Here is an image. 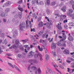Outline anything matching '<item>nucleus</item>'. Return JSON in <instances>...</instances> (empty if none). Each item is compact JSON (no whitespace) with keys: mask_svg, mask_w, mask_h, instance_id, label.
<instances>
[{"mask_svg":"<svg viewBox=\"0 0 74 74\" xmlns=\"http://www.w3.org/2000/svg\"><path fill=\"white\" fill-rule=\"evenodd\" d=\"M15 42H16L15 44L11 46L9 48V49H12V48L16 50L15 51V53H16V49L18 48L17 47H21L22 46V45L21 44V43H20V42H19V40L18 39H17L16 40V39H14L12 41V42L13 43H14Z\"/></svg>","mask_w":74,"mask_h":74,"instance_id":"obj_1","label":"nucleus"},{"mask_svg":"<svg viewBox=\"0 0 74 74\" xmlns=\"http://www.w3.org/2000/svg\"><path fill=\"white\" fill-rule=\"evenodd\" d=\"M0 16L2 17H5L8 16V14H5L3 9L0 8Z\"/></svg>","mask_w":74,"mask_h":74,"instance_id":"obj_2","label":"nucleus"},{"mask_svg":"<svg viewBox=\"0 0 74 74\" xmlns=\"http://www.w3.org/2000/svg\"><path fill=\"white\" fill-rule=\"evenodd\" d=\"M31 70L30 71V73H32V72L34 71L36 74L38 73V69H37V68L35 66H32L31 68Z\"/></svg>","mask_w":74,"mask_h":74,"instance_id":"obj_3","label":"nucleus"},{"mask_svg":"<svg viewBox=\"0 0 74 74\" xmlns=\"http://www.w3.org/2000/svg\"><path fill=\"white\" fill-rule=\"evenodd\" d=\"M25 26L26 24H25V22H23L22 23L20 24L19 26L20 30H23V29L25 28Z\"/></svg>","mask_w":74,"mask_h":74,"instance_id":"obj_4","label":"nucleus"},{"mask_svg":"<svg viewBox=\"0 0 74 74\" xmlns=\"http://www.w3.org/2000/svg\"><path fill=\"white\" fill-rule=\"evenodd\" d=\"M66 19L63 21V23H66L68 21L66 19V15H62L60 16V21H63V19Z\"/></svg>","mask_w":74,"mask_h":74,"instance_id":"obj_5","label":"nucleus"},{"mask_svg":"<svg viewBox=\"0 0 74 74\" xmlns=\"http://www.w3.org/2000/svg\"><path fill=\"white\" fill-rule=\"evenodd\" d=\"M58 25H56V27H57L58 29L57 30L58 32H59L60 30L62 29V27H61V25H62V23H60V24L59 23H58Z\"/></svg>","mask_w":74,"mask_h":74,"instance_id":"obj_6","label":"nucleus"},{"mask_svg":"<svg viewBox=\"0 0 74 74\" xmlns=\"http://www.w3.org/2000/svg\"><path fill=\"white\" fill-rule=\"evenodd\" d=\"M22 16V13L21 12H19L18 13V14H16L14 16L15 18H17V17H19L20 19H21Z\"/></svg>","mask_w":74,"mask_h":74,"instance_id":"obj_7","label":"nucleus"},{"mask_svg":"<svg viewBox=\"0 0 74 74\" xmlns=\"http://www.w3.org/2000/svg\"><path fill=\"white\" fill-rule=\"evenodd\" d=\"M67 15L71 17L72 19H74V14H71V13H67Z\"/></svg>","mask_w":74,"mask_h":74,"instance_id":"obj_8","label":"nucleus"},{"mask_svg":"<svg viewBox=\"0 0 74 74\" xmlns=\"http://www.w3.org/2000/svg\"><path fill=\"white\" fill-rule=\"evenodd\" d=\"M29 63H31V65L33 64V63H37V61L34 60H29Z\"/></svg>","mask_w":74,"mask_h":74,"instance_id":"obj_9","label":"nucleus"},{"mask_svg":"<svg viewBox=\"0 0 74 74\" xmlns=\"http://www.w3.org/2000/svg\"><path fill=\"white\" fill-rule=\"evenodd\" d=\"M25 54H22L19 53L18 55L17 56L19 58H25Z\"/></svg>","mask_w":74,"mask_h":74,"instance_id":"obj_10","label":"nucleus"},{"mask_svg":"<svg viewBox=\"0 0 74 74\" xmlns=\"http://www.w3.org/2000/svg\"><path fill=\"white\" fill-rule=\"evenodd\" d=\"M62 34H63V38L62 39V41H63L65 40H66V35H65V33H63Z\"/></svg>","mask_w":74,"mask_h":74,"instance_id":"obj_11","label":"nucleus"},{"mask_svg":"<svg viewBox=\"0 0 74 74\" xmlns=\"http://www.w3.org/2000/svg\"><path fill=\"white\" fill-rule=\"evenodd\" d=\"M40 43H42L43 44L45 45H46L47 44L45 43V40H42V39H40L39 41Z\"/></svg>","mask_w":74,"mask_h":74,"instance_id":"obj_12","label":"nucleus"},{"mask_svg":"<svg viewBox=\"0 0 74 74\" xmlns=\"http://www.w3.org/2000/svg\"><path fill=\"white\" fill-rule=\"evenodd\" d=\"M56 48V45L55 43H53L51 45V49H55Z\"/></svg>","mask_w":74,"mask_h":74,"instance_id":"obj_13","label":"nucleus"},{"mask_svg":"<svg viewBox=\"0 0 74 74\" xmlns=\"http://www.w3.org/2000/svg\"><path fill=\"white\" fill-rule=\"evenodd\" d=\"M63 53L64 54H66V55H69V51L68 50H65L63 51Z\"/></svg>","mask_w":74,"mask_h":74,"instance_id":"obj_14","label":"nucleus"},{"mask_svg":"<svg viewBox=\"0 0 74 74\" xmlns=\"http://www.w3.org/2000/svg\"><path fill=\"white\" fill-rule=\"evenodd\" d=\"M45 5H50V0H47L45 2Z\"/></svg>","mask_w":74,"mask_h":74,"instance_id":"obj_15","label":"nucleus"},{"mask_svg":"<svg viewBox=\"0 0 74 74\" xmlns=\"http://www.w3.org/2000/svg\"><path fill=\"white\" fill-rule=\"evenodd\" d=\"M18 35V32L16 30H15L14 31L13 36L14 37H15V36H16Z\"/></svg>","mask_w":74,"mask_h":74,"instance_id":"obj_16","label":"nucleus"},{"mask_svg":"<svg viewBox=\"0 0 74 74\" xmlns=\"http://www.w3.org/2000/svg\"><path fill=\"white\" fill-rule=\"evenodd\" d=\"M43 25L44 24L42 22H40L38 24V26L39 27H42V26H43Z\"/></svg>","mask_w":74,"mask_h":74,"instance_id":"obj_17","label":"nucleus"},{"mask_svg":"<svg viewBox=\"0 0 74 74\" xmlns=\"http://www.w3.org/2000/svg\"><path fill=\"white\" fill-rule=\"evenodd\" d=\"M44 31H41L39 32L38 34L39 36H41L44 34Z\"/></svg>","mask_w":74,"mask_h":74,"instance_id":"obj_18","label":"nucleus"},{"mask_svg":"<svg viewBox=\"0 0 74 74\" xmlns=\"http://www.w3.org/2000/svg\"><path fill=\"white\" fill-rule=\"evenodd\" d=\"M3 44H5V45H7L8 44V42L7 41V39H5L4 40V41L2 42Z\"/></svg>","mask_w":74,"mask_h":74,"instance_id":"obj_19","label":"nucleus"},{"mask_svg":"<svg viewBox=\"0 0 74 74\" xmlns=\"http://www.w3.org/2000/svg\"><path fill=\"white\" fill-rule=\"evenodd\" d=\"M27 41H28V40H27V39H26L25 40H20V41L21 42H23V44H25V42H27Z\"/></svg>","mask_w":74,"mask_h":74,"instance_id":"obj_20","label":"nucleus"},{"mask_svg":"<svg viewBox=\"0 0 74 74\" xmlns=\"http://www.w3.org/2000/svg\"><path fill=\"white\" fill-rule=\"evenodd\" d=\"M45 59L46 60H48L49 59V56L48 54H46L45 55Z\"/></svg>","mask_w":74,"mask_h":74,"instance_id":"obj_21","label":"nucleus"},{"mask_svg":"<svg viewBox=\"0 0 74 74\" xmlns=\"http://www.w3.org/2000/svg\"><path fill=\"white\" fill-rule=\"evenodd\" d=\"M69 25L70 26H74V23L72 22H70L69 23Z\"/></svg>","mask_w":74,"mask_h":74,"instance_id":"obj_22","label":"nucleus"},{"mask_svg":"<svg viewBox=\"0 0 74 74\" xmlns=\"http://www.w3.org/2000/svg\"><path fill=\"white\" fill-rule=\"evenodd\" d=\"M14 67L16 69V70H18V71H21L19 70V68H18V67H17V66H16V65L15 64H14Z\"/></svg>","mask_w":74,"mask_h":74,"instance_id":"obj_23","label":"nucleus"},{"mask_svg":"<svg viewBox=\"0 0 74 74\" xmlns=\"http://www.w3.org/2000/svg\"><path fill=\"white\" fill-rule=\"evenodd\" d=\"M68 39L69 40H70V41H73V38L71 36H69L68 38Z\"/></svg>","mask_w":74,"mask_h":74,"instance_id":"obj_24","label":"nucleus"},{"mask_svg":"<svg viewBox=\"0 0 74 74\" xmlns=\"http://www.w3.org/2000/svg\"><path fill=\"white\" fill-rule=\"evenodd\" d=\"M55 4H56V2L55 1H53L51 3V6H54Z\"/></svg>","mask_w":74,"mask_h":74,"instance_id":"obj_25","label":"nucleus"},{"mask_svg":"<svg viewBox=\"0 0 74 74\" xmlns=\"http://www.w3.org/2000/svg\"><path fill=\"white\" fill-rule=\"evenodd\" d=\"M57 45L58 46H60V45H62L61 44V42L60 41H58L57 43Z\"/></svg>","mask_w":74,"mask_h":74,"instance_id":"obj_26","label":"nucleus"},{"mask_svg":"<svg viewBox=\"0 0 74 74\" xmlns=\"http://www.w3.org/2000/svg\"><path fill=\"white\" fill-rule=\"evenodd\" d=\"M10 11V9L9 8H7L5 9V11L6 13H8L9 11Z\"/></svg>","mask_w":74,"mask_h":74,"instance_id":"obj_27","label":"nucleus"},{"mask_svg":"<svg viewBox=\"0 0 74 74\" xmlns=\"http://www.w3.org/2000/svg\"><path fill=\"white\" fill-rule=\"evenodd\" d=\"M73 10L71 9H69V12L67 13H69V14H71V13H73Z\"/></svg>","mask_w":74,"mask_h":74,"instance_id":"obj_28","label":"nucleus"},{"mask_svg":"<svg viewBox=\"0 0 74 74\" xmlns=\"http://www.w3.org/2000/svg\"><path fill=\"white\" fill-rule=\"evenodd\" d=\"M8 64L12 68V69H14V66L11 64V63L8 62Z\"/></svg>","mask_w":74,"mask_h":74,"instance_id":"obj_29","label":"nucleus"},{"mask_svg":"<svg viewBox=\"0 0 74 74\" xmlns=\"http://www.w3.org/2000/svg\"><path fill=\"white\" fill-rule=\"evenodd\" d=\"M66 8V7H64L63 8L61 9V10H62V11H63L64 12H66V9H65Z\"/></svg>","mask_w":74,"mask_h":74,"instance_id":"obj_30","label":"nucleus"},{"mask_svg":"<svg viewBox=\"0 0 74 74\" xmlns=\"http://www.w3.org/2000/svg\"><path fill=\"white\" fill-rule=\"evenodd\" d=\"M38 49H39V50L40 51H42L43 50H42V48H40V46H38Z\"/></svg>","mask_w":74,"mask_h":74,"instance_id":"obj_31","label":"nucleus"},{"mask_svg":"<svg viewBox=\"0 0 74 74\" xmlns=\"http://www.w3.org/2000/svg\"><path fill=\"white\" fill-rule=\"evenodd\" d=\"M68 60H71V61H74V59L71 57H69L67 58Z\"/></svg>","mask_w":74,"mask_h":74,"instance_id":"obj_32","label":"nucleus"},{"mask_svg":"<svg viewBox=\"0 0 74 74\" xmlns=\"http://www.w3.org/2000/svg\"><path fill=\"white\" fill-rule=\"evenodd\" d=\"M26 27L27 28H29V25H28V20H27L26 21Z\"/></svg>","mask_w":74,"mask_h":74,"instance_id":"obj_33","label":"nucleus"},{"mask_svg":"<svg viewBox=\"0 0 74 74\" xmlns=\"http://www.w3.org/2000/svg\"><path fill=\"white\" fill-rule=\"evenodd\" d=\"M5 3L7 6H8V5H10V4H11V2L10 1L7 2Z\"/></svg>","mask_w":74,"mask_h":74,"instance_id":"obj_34","label":"nucleus"},{"mask_svg":"<svg viewBox=\"0 0 74 74\" xmlns=\"http://www.w3.org/2000/svg\"><path fill=\"white\" fill-rule=\"evenodd\" d=\"M16 21V18H14L12 20V22L15 23Z\"/></svg>","mask_w":74,"mask_h":74,"instance_id":"obj_35","label":"nucleus"},{"mask_svg":"<svg viewBox=\"0 0 74 74\" xmlns=\"http://www.w3.org/2000/svg\"><path fill=\"white\" fill-rule=\"evenodd\" d=\"M38 4H39V5H44V2H43V1H41L38 3Z\"/></svg>","mask_w":74,"mask_h":74,"instance_id":"obj_36","label":"nucleus"},{"mask_svg":"<svg viewBox=\"0 0 74 74\" xmlns=\"http://www.w3.org/2000/svg\"><path fill=\"white\" fill-rule=\"evenodd\" d=\"M70 4H74V1L73 0H71L70 1Z\"/></svg>","mask_w":74,"mask_h":74,"instance_id":"obj_37","label":"nucleus"},{"mask_svg":"<svg viewBox=\"0 0 74 74\" xmlns=\"http://www.w3.org/2000/svg\"><path fill=\"white\" fill-rule=\"evenodd\" d=\"M18 9L19 10V11H20L21 12H23V8H18Z\"/></svg>","mask_w":74,"mask_h":74,"instance_id":"obj_38","label":"nucleus"},{"mask_svg":"<svg viewBox=\"0 0 74 74\" xmlns=\"http://www.w3.org/2000/svg\"><path fill=\"white\" fill-rule=\"evenodd\" d=\"M64 5V4L62 2L59 5V7H63Z\"/></svg>","mask_w":74,"mask_h":74,"instance_id":"obj_39","label":"nucleus"},{"mask_svg":"<svg viewBox=\"0 0 74 74\" xmlns=\"http://www.w3.org/2000/svg\"><path fill=\"white\" fill-rule=\"evenodd\" d=\"M5 35V34L4 33H2L1 34V37H4V36Z\"/></svg>","mask_w":74,"mask_h":74,"instance_id":"obj_40","label":"nucleus"},{"mask_svg":"<svg viewBox=\"0 0 74 74\" xmlns=\"http://www.w3.org/2000/svg\"><path fill=\"white\" fill-rule=\"evenodd\" d=\"M38 56H40V57L41 56L39 54H36L35 55L34 57V58H37Z\"/></svg>","mask_w":74,"mask_h":74,"instance_id":"obj_41","label":"nucleus"},{"mask_svg":"<svg viewBox=\"0 0 74 74\" xmlns=\"http://www.w3.org/2000/svg\"><path fill=\"white\" fill-rule=\"evenodd\" d=\"M52 54H53L54 56H56V52H52Z\"/></svg>","mask_w":74,"mask_h":74,"instance_id":"obj_42","label":"nucleus"},{"mask_svg":"<svg viewBox=\"0 0 74 74\" xmlns=\"http://www.w3.org/2000/svg\"><path fill=\"white\" fill-rule=\"evenodd\" d=\"M58 66L61 69H64V67L62 66V65H61V64L58 65Z\"/></svg>","mask_w":74,"mask_h":74,"instance_id":"obj_43","label":"nucleus"},{"mask_svg":"<svg viewBox=\"0 0 74 74\" xmlns=\"http://www.w3.org/2000/svg\"><path fill=\"white\" fill-rule=\"evenodd\" d=\"M58 66L61 69H64V67L62 66V65H61V64L58 65Z\"/></svg>","mask_w":74,"mask_h":74,"instance_id":"obj_44","label":"nucleus"},{"mask_svg":"<svg viewBox=\"0 0 74 74\" xmlns=\"http://www.w3.org/2000/svg\"><path fill=\"white\" fill-rule=\"evenodd\" d=\"M64 27L66 29H68V26L66 24H65L64 26Z\"/></svg>","mask_w":74,"mask_h":74,"instance_id":"obj_45","label":"nucleus"},{"mask_svg":"<svg viewBox=\"0 0 74 74\" xmlns=\"http://www.w3.org/2000/svg\"><path fill=\"white\" fill-rule=\"evenodd\" d=\"M7 6L5 3L3 5L2 7H3V8H4V7H7Z\"/></svg>","mask_w":74,"mask_h":74,"instance_id":"obj_46","label":"nucleus"},{"mask_svg":"<svg viewBox=\"0 0 74 74\" xmlns=\"http://www.w3.org/2000/svg\"><path fill=\"white\" fill-rule=\"evenodd\" d=\"M46 12H47V13L48 15H49V9L47 10Z\"/></svg>","mask_w":74,"mask_h":74,"instance_id":"obj_47","label":"nucleus"},{"mask_svg":"<svg viewBox=\"0 0 74 74\" xmlns=\"http://www.w3.org/2000/svg\"><path fill=\"white\" fill-rule=\"evenodd\" d=\"M14 23L16 24V25H18V24H19V21L18 20H16Z\"/></svg>","mask_w":74,"mask_h":74,"instance_id":"obj_48","label":"nucleus"},{"mask_svg":"<svg viewBox=\"0 0 74 74\" xmlns=\"http://www.w3.org/2000/svg\"><path fill=\"white\" fill-rule=\"evenodd\" d=\"M29 23L30 25V28H32V24L31 23V21H29Z\"/></svg>","mask_w":74,"mask_h":74,"instance_id":"obj_49","label":"nucleus"},{"mask_svg":"<svg viewBox=\"0 0 74 74\" xmlns=\"http://www.w3.org/2000/svg\"><path fill=\"white\" fill-rule=\"evenodd\" d=\"M38 73H40L41 72V69L40 68L38 69Z\"/></svg>","mask_w":74,"mask_h":74,"instance_id":"obj_50","label":"nucleus"},{"mask_svg":"<svg viewBox=\"0 0 74 74\" xmlns=\"http://www.w3.org/2000/svg\"><path fill=\"white\" fill-rule=\"evenodd\" d=\"M55 69L56 70H57V71H58V72H59V73H60V74H62V72H61L60 71H59V70H58V69H57L56 68H55Z\"/></svg>","mask_w":74,"mask_h":74,"instance_id":"obj_51","label":"nucleus"},{"mask_svg":"<svg viewBox=\"0 0 74 74\" xmlns=\"http://www.w3.org/2000/svg\"><path fill=\"white\" fill-rule=\"evenodd\" d=\"M19 2H18L19 4H22V0H19Z\"/></svg>","mask_w":74,"mask_h":74,"instance_id":"obj_52","label":"nucleus"},{"mask_svg":"<svg viewBox=\"0 0 74 74\" xmlns=\"http://www.w3.org/2000/svg\"><path fill=\"white\" fill-rule=\"evenodd\" d=\"M3 21L4 23H5L7 22V20L5 18H3Z\"/></svg>","mask_w":74,"mask_h":74,"instance_id":"obj_53","label":"nucleus"},{"mask_svg":"<svg viewBox=\"0 0 74 74\" xmlns=\"http://www.w3.org/2000/svg\"><path fill=\"white\" fill-rule=\"evenodd\" d=\"M45 18L46 19H47L48 22H49V18H48V17H47V16H46L45 17Z\"/></svg>","mask_w":74,"mask_h":74,"instance_id":"obj_54","label":"nucleus"},{"mask_svg":"<svg viewBox=\"0 0 74 74\" xmlns=\"http://www.w3.org/2000/svg\"><path fill=\"white\" fill-rule=\"evenodd\" d=\"M29 54L32 55V56H33V52L32 51H30L29 52Z\"/></svg>","mask_w":74,"mask_h":74,"instance_id":"obj_55","label":"nucleus"},{"mask_svg":"<svg viewBox=\"0 0 74 74\" xmlns=\"http://www.w3.org/2000/svg\"><path fill=\"white\" fill-rule=\"evenodd\" d=\"M49 25H52V21H51V20H50V21H49Z\"/></svg>","mask_w":74,"mask_h":74,"instance_id":"obj_56","label":"nucleus"},{"mask_svg":"<svg viewBox=\"0 0 74 74\" xmlns=\"http://www.w3.org/2000/svg\"><path fill=\"white\" fill-rule=\"evenodd\" d=\"M48 71L50 73H52V70L51 69H49Z\"/></svg>","mask_w":74,"mask_h":74,"instance_id":"obj_57","label":"nucleus"},{"mask_svg":"<svg viewBox=\"0 0 74 74\" xmlns=\"http://www.w3.org/2000/svg\"><path fill=\"white\" fill-rule=\"evenodd\" d=\"M32 55H31V54H30L28 56V58H31V57H32Z\"/></svg>","mask_w":74,"mask_h":74,"instance_id":"obj_58","label":"nucleus"},{"mask_svg":"<svg viewBox=\"0 0 74 74\" xmlns=\"http://www.w3.org/2000/svg\"><path fill=\"white\" fill-rule=\"evenodd\" d=\"M32 41L34 42H36V40H35V39H34V38H33V39L32 40Z\"/></svg>","mask_w":74,"mask_h":74,"instance_id":"obj_59","label":"nucleus"},{"mask_svg":"<svg viewBox=\"0 0 74 74\" xmlns=\"http://www.w3.org/2000/svg\"><path fill=\"white\" fill-rule=\"evenodd\" d=\"M41 17H39L38 19V21L40 22V21H41Z\"/></svg>","mask_w":74,"mask_h":74,"instance_id":"obj_60","label":"nucleus"},{"mask_svg":"<svg viewBox=\"0 0 74 74\" xmlns=\"http://www.w3.org/2000/svg\"><path fill=\"white\" fill-rule=\"evenodd\" d=\"M47 28H50V27H51L50 24H49L48 25H47Z\"/></svg>","mask_w":74,"mask_h":74,"instance_id":"obj_61","label":"nucleus"},{"mask_svg":"<svg viewBox=\"0 0 74 74\" xmlns=\"http://www.w3.org/2000/svg\"><path fill=\"white\" fill-rule=\"evenodd\" d=\"M7 55L8 56H11L12 54H7Z\"/></svg>","mask_w":74,"mask_h":74,"instance_id":"obj_62","label":"nucleus"},{"mask_svg":"<svg viewBox=\"0 0 74 74\" xmlns=\"http://www.w3.org/2000/svg\"><path fill=\"white\" fill-rule=\"evenodd\" d=\"M23 47H25V48H27L28 47V45H24Z\"/></svg>","mask_w":74,"mask_h":74,"instance_id":"obj_63","label":"nucleus"},{"mask_svg":"<svg viewBox=\"0 0 74 74\" xmlns=\"http://www.w3.org/2000/svg\"><path fill=\"white\" fill-rule=\"evenodd\" d=\"M42 48H43V49H46L47 48H45V46H42Z\"/></svg>","mask_w":74,"mask_h":74,"instance_id":"obj_64","label":"nucleus"}]
</instances>
